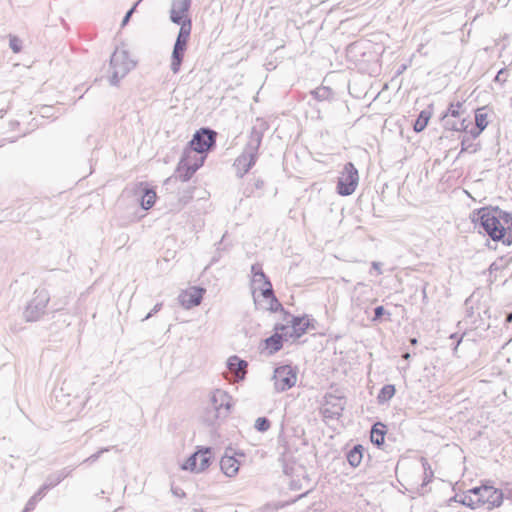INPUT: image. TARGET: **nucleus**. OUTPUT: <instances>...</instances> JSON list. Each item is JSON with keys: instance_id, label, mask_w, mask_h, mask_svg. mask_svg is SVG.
<instances>
[{"instance_id": "obj_49", "label": "nucleus", "mask_w": 512, "mask_h": 512, "mask_svg": "<svg viewBox=\"0 0 512 512\" xmlns=\"http://www.w3.org/2000/svg\"><path fill=\"white\" fill-rule=\"evenodd\" d=\"M162 308V303H157L154 308L145 316L143 320H147L150 317H152L154 314H156L160 309Z\"/></svg>"}, {"instance_id": "obj_57", "label": "nucleus", "mask_w": 512, "mask_h": 512, "mask_svg": "<svg viewBox=\"0 0 512 512\" xmlns=\"http://www.w3.org/2000/svg\"><path fill=\"white\" fill-rule=\"evenodd\" d=\"M450 338H451V339H457V334H452V335L450 336Z\"/></svg>"}, {"instance_id": "obj_4", "label": "nucleus", "mask_w": 512, "mask_h": 512, "mask_svg": "<svg viewBox=\"0 0 512 512\" xmlns=\"http://www.w3.org/2000/svg\"><path fill=\"white\" fill-rule=\"evenodd\" d=\"M134 67L135 62L130 59L128 51L116 48L110 58V68L112 70V75L109 79L110 84L113 86L118 85L120 80L124 78Z\"/></svg>"}, {"instance_id": "obj_41", "label": "nucleus", "mask_w": 512, "mask_h": 512, "mask_svg": "<svg viewBox=\"0 0 512 512\" xmlns=\"http://www.w3.org/2000/svg\"><path fill=\"white\" fill-rule=\"evenodd\" d=\"M142 0H138L133 6L131 9H129L127 11V13L125 14L123 20H122V26L126 25L130 19V17L132 16V14L134 13L137 5L141 2Z\"/></svg>"}, {"instance_id": "obj_20", "label": "nucleus", "mask_w": 512, "mask_h": 512, "mask_svg": "<svg viewBox=\"0 0 512 512\" xmlns=\"http://www.w3.org/2000/svg\"><path fill=\"white\" fill-rule=\"evenodd\" d=\"M239 466H240L239 461L232 455H228L226 453L221 458V461H220L221 470L228 477L235 476L239 470Z\"/></svg>"}, {"instance_id": "obj_55", "label": "nucleus", "mask_w": 512, "mask_h": 512, "mask_svg": "<svg viewBox=\"0 0 512 512\" xmlns=\"http://www.w3.org/2000/svg\"><path fill=\"white\" fill-rule=\"evenodd\" d=\"M410 342H411V344L415 345L417 343V339L416 338H412V339H410Z\"/></svg>"}, {"instance_id": "obj_27", "label": "nucleus", "mask_w": 512, "mask_h": 512, "mask_svg": "<svg viewBox=\"0 0 512 512\" xmlns=\"http://www.w3.org/2000/svg\"><path fill=\"white\" fill-rule=\"evenodd\" d=\"M395 386L392 384L384 385L378 393L377 400L379 403L388 402L395 394Z\"/></svg>"}, {"instance_id": "obj_17", "label": "nucleus", "mask_w": 512, "mask_h": 512, "mask_svg": "<svg viewBox=\"0 0 512 512\" xmlns=\"http://www.w3.org/2000/svg\"><path fill=\"white\" fill-rule=\"evenodd\" d=\"M247 366L248 363L236 355L229 357L227 361V368L229 372L233 374L234 380L236 381H241L245 378Z\"/></svg>"}, {"instance_id": "obj_54", "label": "nucleus", "mask_w": 512, "mask_h": 512, "mask_svg": "<svg viewBox=\"0 0 512 512\" xmlns=\"http://www.w3.org/2000/svg\"><path fill=\"white\" fill-rule=\"evenodd\" d=\"M460 342H461V338L456 340V344H455L454 350L457 349V347L459 346Z\"/></svg>"}, {"instance_id": "obj_31", "label": "nucleus", "mask_w": 512, "mask_h": 512, "mask_svg": "<svg viewBox=\"0 0 512 512\" xmlns=\"http://www.w3.org/2000/svg\"><path fill=\"white\" fill-rule=\"evenodd\" d=\"M484 108H479L475 112V127L484 130L488 126L487 114L483 112Z\"/></svg>"}, {"instance_id": "obj_8", "label": "nucleus", "mask_w": 512, "mask_h": 512, "mask_svg": "<svg viewBox=\"0 0 512 512\" xmlns=\"http://www.w3.org/2000/svg\"><path fill=\"white\" fill-rule=\"evenodd\" d=\"M217 133L210 128H201L194 135L189 146L184 151H193V156L196 153H205L209 151L216 143Z\"/></svg>"}, {"instance_id": "obj_12", "label": "nucleus", "mask_w": 512, "mask_h": 512, "mask_svg": "<svg viewBox=\"0 0 512 512\" xmlns=\"http://www.w3.org/2000/svg\"><path fill=\"white\" fill-rule=\"evenodd\" d=\"M345 399L342 395H335L333 393H326L324 396V405L322 414L325 418L338 419L344 410Z\"/></svg>"}, {"instance_id": "obj_37", "label": "nucleus", "mask_w": 512, "mask_h": 512, "mask_svg": "<svg viewBox=\"0 0 512 512\" xmlns=\"http://www.w3.org/2000/svg\"><path fill=\"white\" fill-rule=\"evenodd\" d=\"M110 449H111L110 447L101 448L96 453H94V454L90 455L89 457H87L83 461V463H90L91 464V463L96 462L103 453L110 451Z\"/></svg>"}, {"instance_id": "obj_45", "label": "nucleus", "mask_w": 512, "mask_h": 512, "mask_svg": "<svg viewBox=\"0 0 512 512\" xmlns=\"http://www.w3.org/2000/svg\"><path fill=\"white\" fill-rule=\"evenodd\" d=\"M483 130H480L478 127H473L469 131L466 132L467 136L471 139H476L482 133Z\"/></svg>"}, {"instance_id": "obj_11", "label": "nucleus", "mask_w": 512, "mask_h": 512, "mask_svg": "<svg viewBox=\"0 0 512 512\" xmlns=\"http://www.w3.org/2000/svg\"><path fill=\"white\" fill-rule=\"evenodd\" d=\"M272 380L276 392H284L295 386L297 382V368L291 365H282L275 368Z\"/></svg>"}, {"instance_id": "obj_35", "label": "nucleus", "mask_w": 512, "mask_h": 512, "mask_svg": "<svg viewBox=\"0 0 512 512\" xmlns=\"http://www.w3.org/2000/svg\"><path fill=\"white\" fill-rule=\"evenodd\" d=\"M260 288H261V295L265 299L270 300L275 296L273 287H272V283L270 281H266V284H263Z\"/></svg>"}, {"instance_id": "obj_48", "label": "nucleus", "mask_w": 512, "mask_h": 512, "mask_svg": "<svg viewBox=\"0 0 512 512\" xmlns=\"http://www.w3.org/2000/svg\"><path fill=\"white\" fill-rule=\"evenodd\" d=\"M263 272L262 265L259 263H255L251 266V273L253 278L256 277V274Z\"/></svg>"}, {"instance_id": "obj_33", "label": "nucleus", "mask_w": 512, "mask_h": 512, "mask_svg": "<svg viewBox=\"0 0 512 512\" xmlns=\"http://www.w3.org/2000/svg\"><path fill=\"white\" fill-rule=\"evenodd\" d=\"M271 426L269 419L266 417H259L255 421V429L259 432H266Z\"/></svg>"}, {"instance_id": "obj_39", "label": "nucleus", "mask_w": 512, "mask_h": 512, "mask_svg": "<svg viewBox=\"0 0 512 512\" xmlns=\"http://www.w3.org/2000/svg\"><path fill=\"white\" fill-rule=\"evenodd\" d=\"M385 314H387L388 317L391 315L389 312H387L385 310V308L383 306L375 307L373 321H377V320L381 319L382 316L385 315Z\"/></svg>"}, {"instance_id": "obj_13", "label": "nucleus", "mask_w": 512, "mask_h": 512, "mask_svg": "<svg viewBox=\"0 0 512 512\" xmlns=\"http://www.w3.org/2000/svg\"><path fill=\"white\" fill-rule=\"evenodd\" d=\"M290 323L291 326L276 325L275 330L284 331L285 333H288L289 339H298L308 330L310 326V319L307 316H293Z\"/></svg>"}, {"instance_id": "obj_1", "label": "nucleus", "mask_w": 512, "mask_h": 512, "mask_svg": "<svg viewBox=\"0 0 512 512\" xmlns=\"http://www.w3.org/2000/svg\"><path fill=\"white\" fill-rule=\"evenodd\" d=\"M471 222L479 233L484 232L493 241L512 244V214L499 207L487 206L475 209L470 214Z\"/></svg>"}, {"instance_id": "obj_36", "label": "nucleus", "mask_w": 512, "mask_h": 512, "mask_svg": "<svg viewBox=\"0 0 512 512\" xmlns=\"http://www.w3.org/2000/svg\"><path fill=\"white\" fill-rule=\"evenodd\" d=\"M9 47L14 53H19L22 49V41L17 36L10 35Z\"/></svg>"}, {"instance_id": "obj_16", "label": "nucleus", "mask_w": 512, "mask_h": 512, "mask_svg": "<svg viewBox=\"0 0 512 512\" xmlns=\"http://www.w3.org/2000/svg\"><path fill=\"white\" fill-rule=\"evenodd\" d=\"M204 292L203 288L192 287L179 295V303L186 309L197 306L201 303Z\"/></svg>"}, {"instance_id": "obj_46", "label": "nucleus", "mask_w": 512, "mask_h": 512, "mask_svg": "<svg viewBox=\"0 0 512 512\" xmlns=\"http://www.w3.org/2000/svg\"><path fill=\"white\" fill-rule=\"evenodd\" d=\"M36 496L37 495H34L31 499H29L25 505L24 512H30L34 509Z\"/></svg>"}, {"instance_id": "obj_32", "label": "nucleus", "mask_w": 512, "mask_h": 512, "mask_svg": "<svg viewBox=\"0 0 512 512\" xmlns=\"http://www.w3.org/2000/svg\"><path fill=\"white\" fill-rule=\"evenodd\" d=\"M264 187V181L262 179H254V182L252 185H248L244 191H243V194L246 196V197H250L255 190H260Z\"/></svg>"}, {"instance_id": "obj_21", "label": "nucleus", "mask_w": 512, "mask_h": 512, "mask_svg": "<svg viewBox=\"0 0 512 512\" xmlns=\"http://www.w3.org/2000/svg\"><path fill=\"white\" fill-rule=\"evenodd\" d=\"M510 260L506 257H498L494 262L489 266V276L490 282H495L497 280L498 274L501 273L508 268Z\"/></svg>"}, {"instance_id": "obj_47", "label": "nucleus", "mask_w": 512, "mask_h": 512, "mask_svg": "<svg viewBox=\"0 0 512 512\" xmlns=\"http://www.w3.org/2000/svg\"><path fill=\"white\" fill-rule=\"evenodd\" d=\"M427 465V462H425L423 464V466ZM424 470H425V479H424V484L430 482L431 480V477L433 476V472L430 468V466H428V469L426 467H424Z\"/></svg>"}, {"instance_id": "obj_24", "label": "nucleus", "mask_w": 512, "mask_h": 512, "mask_svg": "<svg viewBox=\"0 0 512 512\" xmlns=\"http://www.w3.org/2000/svg\"><path fill=\"white\" fill-rule=\"evenodd\" d=\"M363 457V447L361 445H355L347 453V461L352 467H357L361 463Z\"/></svg>"}, {"instance_id": "obj_15", "label": "nucleus", "mask_w": 512, "mask_h": 512, "mask_svg": "<svg viewBox=\"0 0 512 512\" xmlns=\"http://www.w3.org/2000/svg\"><path fill=\"white\" fill-rule=\"evenodd\" d=\"M191 6V0H173L172 8L170 11V19L173 23L182 25L190 20L186 13Z\"/></svg>"}, {"instance_id": "obj_42", "label": "nucleus", "mask_w": 512, "mask_h": 512, "mask_svg": "<svg viewBox=\"0 0 512 512\" xmlns=\"http://www.w3.org/2000/svg\"><path fill=\"white\" fill-rule=\"evenodd\" d=\"M506 76H507V71L505 68H502L496 74L494 81L502 84L506 81Z\"/></svg>"}, {"instance_id": "obj_9", "label": "nucleus", "mask_w": 512, "mask_h": 512, "mask_svg": "<svg viewBox=\"0 0 512 512\" xmlns=\"http://www.w3.org/2000/svg\"><path fill=\"white\" fill-rule=\"evenodd\" d=\"M358 170L352 162L344 165V168L338 178L337 192L341 196H349L354 193L358 185Z\"/></svg>"}, {"instance_id": "obj_25", "label": "nucleus", "mask_w": 512, "mask_h": 512, "mask_svg": "<svg viewBox=\"0 0 512 512\" xmlns=\"http://www.w3.org/2000/svg\"><path fill=\"white\" fill-rule=\"evenodd\" d=\"M311 95L318 101H325L333 97V91L329 87L320 86L312 90Z\"/></svg>"}, {"instance_id": "obj_30", "label": "nucleus", "mask_w": 512, "mask_h": 512, "mask_svg": "<svg viewBox=\"0 0 512 512\" xmlns=\"http://www.w3.org/2000/svg\"><path fill=\"white\" fill-rule=\"evenodd\" d=\"M199 453L197 451L189 456V458L185 461V463L182 464L181 468L183 470H189L191 472H197L199 473Z\"/></svg>"}, {"instance_id": "obj_44", "label": "nucleus", "mask_w": 512, "mask_h": 512, "mask_svg": "<svg viewBox=\"0 0 512 512\" xmlns=\"http://www.w3.org/2000/svg\"><path fill=\"white\" fill-rule=\"evenodd\" d=\"M266 281H270L266 274L263 272L256 274V277L253 278L254 283H262L266 284Z\"/></svg>"}, {"instance_id": "obj_34", "label": "nucleus", "mask_w": 512, "mask_h": 512, "mask_svg": "<svg viewBox=\"0 0 512 512\" xmlns=\"http://www.w3.org/2000/svg\"><path fill=\"white\" fill-rule=\"evenodd\" d=\"M463 106V103L462 102H457V103H451L449 105V108H448V111L446 112V114L444 115V117L450 115L452 117H459L460 114H461V108Z\"/></svg>"}, {"instance_id": "obj_14", "label": "nucleus", "mask_w": 512, "mask_h": 512, "mask_svg": "<svg viewBox=\"0 0 512 512\" xmlns=\"http://www.w3.org/2000/svg\"><path fill=\"white\" fill-rule=\"evenodd\" d=\"M132 191L144 210H148L154 205L157 197L156 192L145 183L135 184Z\"/></svg>"}, {"instance_id": "obj_5", "label": "nucleus", "mask_w": 512, "mask_h": 512, "mask_svg": "<svg viewBox=\"0 0 512 512\" xmlns=\"http://www.w3.org/2000/svg\"><path fill=\"white\" fill-rule=\"evenodd\" d=\"M49 301L50 294L46 289H36L32 299L27 303L24 309L23 316L25 320L27 322L40 320L46 312Z\"/></svg>"}, {"instance_id": "obj_29", "label": "nucleus", "mask_w": 512, "mask_h": 512, "mask_svg": "<svg viewBox=\"0 0 512 512\" xmlns=\"http://www.w3.org/2000/svg\"><path fill=\"white\" fill-rule=\"evenodd\" d=\"M199 453L198 463H199V472L204 471L210 465V448H202L197 451Z\"/></svg>"}, {"instance_id": "obj_52", "label": "nucleus", "mask_w": 512, "mask_h": 512, "mask_svg": "<svg viewBox=\"0 0 512 512\" xmlns=\"http://www.w3.org/2000/svg\"><path fill=\"white\" fill-rule=\"evenodd\" d=\"M506 322H507V323L512 322V313L507 314V316H506Z\"/></svg>"}, {"instance_id": "obj_2", "label": "nucleus", "mask_w": 512, "mask_h": 512, "mask_svg": "<svg viewBox=\"0 0 512 512\" xmlns=\"http://www.w3.org/2000/svg\"><path fill=\"white\" fill-rule=\"evenodd\" d=\"M268 127L266 121L260 118L256 119L243 152L235 159L233 164L236 175L239 178H242L255 165L264 133L267 131Z\"/></svg>"}, {"instance_id": "obj_18", "label": "nucleus", "mask_w": 512, "mask_h": 512, "mask_svg": "<svg viewBox=\"0 0 512 512\" xmlns=\"http://www.w3.org/2000/svg\"><path fill=\"white\" fill-rule=\"evenodd\" d=\"M278 332L279 331H276L275 334L264 340L265 349L268 351L269 355H273L280 351L283 347V341L289 340L288 333H285L284 331H280L281 333Z\"/></svg>"}, {"instance_id": "obj_3", "label": "nucleus", "mask_w": 512, "mask_h": 512, "mask_svg": "<svg viewBox=\"0 0 512 512\" xmlns=\"http://www.w3.org/2000/svg\"><path fill=\"white\" fill-rule=\"evenodd\" d=\"M232 408V397L222 389H215L210 393L209 403L203 414V421L214 425L219 419H225Z\"/></svg>"}, {"instance_id": "obj_28", "label": "nucleus", "mask_w": 512, "mask_h": 512, "mask_svg": "<svg viewBox=\"0 0 512 512\" xmlns=\"http://www.w3.org/2000/svg\"><path fill=\"white\" fill-rule=\"evenodd\" d=\"M473 493H470L469 491L465 494H462V495H455L451 501H455V502H458V503H461L465 506H468L472 509H477V505H476V498H473L472 497Z\"/></svg>"}, {"instance_id": "obj_22", "label": "nucleus", "mask_w": 512, "mask_h": 512, "mask_svg": "<svg viewBox=\"0 0 512 512\" xmlns=\"http://www.w3.org/2000/svg\"><path fill=\"white\" fill-rule=\"evenodd\" d=\"M386 434V425L381 422H377L372 426L370 432V440L371 442L380 447L384 443V437Z\"/></svg>"}, {"instance_id": "obj_43", "label": "nucleus", "mask_w": 512, "mask_h": 512, "mask_svg": "<svg viewBox=\"0 0 512 512\" xmlns=\"http://www.w3.org/2000/svg\"><path fill=\"white\" fill-rule=\"evenodd\" d=\"M269 309L272 311V312H276L278 311L279 309H282V305L281 303L278 301V299L276 298V296H274L272 299H270V307Z\"/></svg>"}, {"instance_id": "obj_7", "label": "nucleus", "mask_w": 512, "mask_h": 512, "mask_svg": "<svg viewBox=\"0 0 512 512\" xmlns=\"http://www.w3.org/2000/svg\"><path fill=\"white\" fill-rule=\"evenodd\" d=\"M190 33L191 20H187L186 23H182L173 47L171 60V70L173 73H178L180 70Z\"/></svg>"}, {"instance_id": "obj_23", "label": "nucleus", "mask_w": 512, "mask_h": 512, "mask_svg": "<svg viewBox=\"0 0 512 512\" xmlns=\"http://www.w3.org/2000/svg\"><path fill=\"white\" fill-rule=\"evenodd\" d=\"M474 139H471L465 134L461 139V150L459 152L458 157L461 156L462 153L467 152L470 154H474L480 150V144L474 143Z\"/></svg>"}, {"instance_id": "obj_19", "label": "nucleus", "mask_w": 512, "mask_h": 512, "mask_svg": "<svg viewBox=\"0 0 512 512\" xmlns=\"http://www.w3.org/2000/svg\"><path fill=\"white\" fill-rule=\"evenodd\" d=\"M72 468L65 467L61 470L56 471L55 473L49 475L45 481V483L42 485L41 489L39 490L38 494H40L42 491L49 490L51 488H54L57 486L60 482H62L66 477H68L71 472Z\"/></svg>"}, {"instance_id": "obj_38", "label": "nucleus", "mask_w": 512, "mask_h": 512, "mask_svg": "<svg viewBox=\"0 0 512 512\" xmlns=\"http://www.w3.org/2000/svg\"><path fill=\"white\" fill-rule=\"evenodd\" d=\"M282 467H283V472L286 475L292 476L295 474L296 468H295L294 464H289L287 462L286 458L282 459Z\"/></svg>"}, {"instance_id": "obj_50", "label": "nucleus", "mask_w": 512, "mask_h": 512, "mask_svg": "<svg viewBox=\"0 0 512 512\" xmlns=\"http://www.w3.org/2000/svg\"><path fill=\"white\" fill-rule=\"evenodd\" d=\"M372 268L377 271L378 275L382 274L381 264L379 262H372Z\"/></svg>"}, {"instance_id": "obj_53", "label": "nucleus", "mask_w": 512, "mask_h": 512, "mask_svg": "<svg viewBox=\"0 0 512 512\" xmlns=\"http://www.w3.org/2000/svg\"><path fill=\"white\" fill-rule=\"evenodd\" d=\"M195 160H200V157H198V156L196 155L195 157H194V156H192V157L190 158V162H194Z\"/></svg>"}, {"instance_id": "obj_10", "label": "nucleus", "mask_w": 512, "mask_h": 512, "mask_svg": "<svg viewBox=\"0 0 512 512\" xmlns=\"http://www.w3.org/2000/svg\"><path fill=\"white\" fill-rule=\"evenodd\" d=\"M193 156V151H183L182 157L178 163L175 175L167 179V182L173 179H180L185 182L191 179L193 174L203 165L204 157H200V160L190 162V158Z\"/></svg>"}, {"instance_id": "obj_56", "label": "nucleus", "mask_w": 512, "mask_h": 512, "mask_svg": "<svg viewBox=\"0 0 512 512\" xmlns=\"http://www.w3.org/2000/svg\"><path fill=\"white\" fill-rule=\"evenodd\" d=\"M403 358H405V359H409V358H410V354H409V353H405V354L403 355Z\"/></svg>"}, {"instance_id": "obj_26", "label": "nucleus", "mask_w": 512, "mask_h": 512, "mask_svg": "<svg viewBox=\"0 0 512 512\" xmlns=\"http://www.w3.org/2000/svg\"><path fill=\"white\" fill-rule=\"evenodd\" d=\"M430 117H431L430 111H428V110L421 111L414 123V131L415 132L423 131L426 128Z\"/></svg>"}, {"instance_id": "obj_51", "label": "nucleus", "mask_w": 512, "mask_h": 512, "mask_svg": "<svg viewBox=\"0 0 512 512\" xmlns=\"http://www.w3.org/2000/svg\"><path fill=\"white\" fill-rule=\"evenodd\" d=\"M50 110H51V107H48V106L43 107V108H42V116H43V117H48V116H49L48 114H49V111H50Z\"/></svg>"}, {"instance_id": "obj_6", "label": "nucleus", "mask_w": 512, "mask_h": 512, "mask_svg": "<svg viewBox=\"0 0 512 512\" xmlns=\"http://www.w3.org/2000/svg\"><path fill=\"white\" fill-rule=\"evenodd\" d=\"M476 498L477 508L486 505L488 510L499 507L503 502V493L500 489L489 485L474 487L469 490Z\"/></svg>"}, {"instance_id": "obj_40", "label": "nucleus", "mask_w": 512, "mask_h": 512, "mask_svg": "<svg viewBox=\"0 0 512 512\" xmlns=\"http://www.w3.org/2000/svg\"><path fill=\"white\" fill-rule=\"evenodd\" d=\"M450 128L454 131H465L467 132L468 124L465 119H463L459 124L453 123Z\"/></svg>"}]
</instances>
